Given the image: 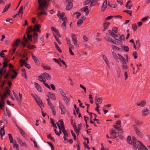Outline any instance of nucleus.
<instances>
[{
	"label": "nucleus",
	"mask_w": 150,
	"mask_h": 150,
	"mask_svg": "<svg viewBox=\"0 0 150 150\" xmlns=\"http://www.w3.org/2000/svg\"><path fill=\"white\" fill-rule=\"evenodd\" d=\"M10 75H11V78L12 79H14L16 78L17 76L18 75V73L15 71L11 69L9 71V72L7 73L4 76V78L6 79L8 78V76Z\"/></svg>",
	"instance_id": "nucleus-1"
},
{
	"label": "nucleus",
	"mask_w": 150,
	"mask_h": 150,
	"mask_svg": "<svg viewBox=\"0 0 150 150\" xmlns=\"http://www.w3.org/2000/svg\"><path fill=\"white\" fill-rule=\"evenodd\" d=\"M133 148L134 150H137L142 143L139 141H137L136 138L134 136L132 137Z\"/></svg>",
	"instance_id": "nucleus-2"
},
{
	"label": "nucleus",
	"mask_w": 150,
	"mask_h": 150,
	"mask_svg": "<svg viewBox=\"0 0 150 150\" xmlns=\"http://www.w3.org/2000/svg\"><path fill=\"white\" fill-rule=\"evenodd\" d=\"M38 2L39 4L38 9H43V7L47 6V3L45 0H38Z\"/></svg>",
	"instance_id": "nucleus-3"
},
{
	"label": "nucleus",
	"mask_w": 150,
	"mask_h": 150,
	"mask_svg": "<svg viewBox=\"0 0 150 150\" xmlns=\"http://www.w3.org/2000/svg\"><path fill=\"white\" fill-rule=\"evenodd\" d=\"M125 39L124 36L123 35H121L119 38V40L115 39V42H113L114 44L117 45H121Z\"/></svg>",
	"instance_id": "nucleus-4"
},
{
	"label": "nucleus",
	"mask_w": 150,
	"mask_h": 150,
	"mask_svg": "<svg viewBox=\"0 0 150 150\" xmlns=\"http://www.w3.org/2000/svg\"><path fill=\"white\" fill-rule=\"evenodd\" d=\"M58 17L59 19H61L63 21L62 24V26L64 29H66L67 28L66 24L67 22V18L66 17H65L63 18H62V16H58Z\"/></svg>",
	"instance_id": "nucleus-5"
},
{
	"label": "nucleus",
	"mask_w": 150,
	"mask_h": 150,
	"mask_svg": "<svg viewBox=\"0 0 150 150\" xmlns=\"http://www.w3.org/2000/svg\"><path fill=\"white\" fill-rule=\"evenodd\" d=\"M31 95L33 96L35 100L38 105H41L43 107H44V105L43 103L42 100L37 95H36V96H35L33 95L32 94Z\"/></svg>",
	"instance_id": "nucleus-6"
},
{
	"label": "nucleus",
	"mask_w": 150,
	"mask_h": 150,
	"mask_svg": "<svg viewBox=\"0 0 150 150\" xmlns=\"http://www.w3.org/2000/svg\"><path fill=\"white\" fill-rule=\"evenodd\" d=\"M32 27L31 26H30L26 30V34L27 35V38L30 41H32V35H29L30 32L32 30Z\"/></svg>",
	"instance_id": "nucleus-7"
},
{
	"label": "nucleus",
	"mask_w": 150,
	"mask_h": 150,
	"mask_svg": "<svg viewBox=\"0 0 150 150\" xmlns=\"http://www.w3.org/2000/svg\"><path fill=\"white\" fill-rule=\"evenodd\" d=\"M150 113V110L146 107H144L142 111L143 117H145Z\"/></svg>",
	"instance_id": "nucleus-8"
},
{
	"label": "nucleus",
	"mask_w": 150,
	"mask_h": 150,
	"mask_svg": "<svg viewBox=\"0 0 150 150\" xmlns=\"http://www.w3.org/2000/svg\"><path fill=\"white\" fill-rule=\"evenodd\" d=\"M46 7H43V9H40L42 10L40 12L38 13V17L39 19H40L41 16L43 14H44L46 15H47V13L45 11L46 10H47V8H45Z\"/></svg>",
	"instance_id": "nucleus-9"
},
{
	"label": "nucleus",
	"mask_w": 150,
	"mask_h": 150,
	"mask_svg": "<svg viewBox=\"0 0 150 150\" xmlns=\"http://www.w3.org/2000/svg\"><path fill=\"white\" fill-rule=\"evenodd\" d=\"M59 108L61 110V113L62 115H64L67 112V110L64 105L62 104L59 103Z\"/></svg>",
	"instance_id": "nucleus-10"
},
{
	"label": "nucleus",
	"mask_w": 150,
	"mask_h": 150,
	"mask_svg": "<svg viewBox=\"0 0 150 150\" xmlns=\"http://www.w3.org/2000/svg\"><path fill=\"white\" fill-rule=\"evenodd\" d=\"M57 124L59 129H60V128H61L62 129L65 128L64 125V122L62 120L59 121L57 123Z\"/></svg>",
	"instance_id": "nucleus-11"
},
{
	"label": "nucleus",
	"mask_w": 150,
	"mask_h": 150,
	"mask_svg": "<svg viewBox=\"0 0 150 150\" xmlns=\"http://www.w3.org/2000/svg\"><path fill=\"white\" fill-rule=\"evenodd\" d=\"M80 11H81L85 12V15L86 16L88 15L89 12V10H88V6H86L81 8L80 9Z\"/></svg>",
	"instance_id": "nucleus-12"
},
{
	"label": "nucleus",
	"mask_w": 150,
	"mask_h": 150,
	"mask_svg": "<svg viewBox=\"0 0 150 150\" xmlns=\"http://www.w3.org/2000/svg\"><path fill=\"white\" fill-rule=\"evenodd\" d=\"M110 24V22H107L106 21H105L103 24L104 28L103 30V31L104 32L107 29Z\"/></svg>",
	"instance_id": "nucleus-13"
},
{
	"label": "nucleus",
	"mask_w": 150,
	"mask_h": 150,
	"mask_svg": "<svg viewBox=\"0 0 150 150\" xmlns=\"http://www.w3.org/2000/svg\"><path fill=\"white\" fill-rule=\"evenodd\" d=\"M35 87L36 88L37 90L39 92H42V89L40 86V84L38 83L34 82Z\"/></svg>",
	"instance_id": "nucleus-14"
},
{
	"label": "nucleus",
	"mask_w": 150,
	"mask_h": 150,
	"mask_svg": "<svg viewBox=\"0 0 150 150\" xmlns=\"http://www.w3.org/2000/svg\"><path fill=\"white\" fill-rule=\"evenodd\" d=\"M51 29L52 31H54L57 35V37L58 38L61 37V36L59 33V31L56 28L52 26L51 27Z\"/></svg>",
	"instance_id": "nucleus-15"
},
{
	"label": "nucleus",
	"mask_w": 150,
	"mask_h": 150,
	"mask_svg": "<svg viewBox=\"0 0 150 150\" xmlns=\"http://www.w3.org/2000/svg\"><path fill=\"white\" fill-rule=\"evenodd\" d=\"M107 6V1L105 0L102 6L101 7V11L103 12L105 11Z\"/></svg>",
	"instance_id": "nucleus-16"
},
{
	"label": "nucleus",
	"mask_w": 150,
	"mask_h": 150,
	"mask_svg": "<svg viewBox=\"0 0 150 150\" xmlns=\"http://www.w3.org/2000/svg\"><path fill=\"white\" fill-rule=\"evenodd\" d=\"M21 41L19 39H16L14 42L13 44L12 45V47H17L21 43Z\"/></svg>",
	"instance_id": "nucleus-17"
},
{
	"label": "nucleus",
	"mask_w": 150,
	"mask_h": 150,
	"mask_svg": "<svg viewBox=\"0 0 150 150\" xmlns=\"http://www.w3.org/2000/svg\"><path fill=\"white\" fill-rule=\"evenodd\" d=\"M31 55L36 65H40V63L37 57H36L35 56H34L33 54H32Z\"/></svg>",
	"instance_id": "nucleus-18"
},
{
	"label": "nucleus",
	"mask_w": 150,
	"mask_h": 150,
	"mask_svg": "<svg viewBox=\"0 0 150 150\" xmlns=\"http://www.w3.org/2000/svg\"><path fill=\"white\" fill-rule=\"evenodd\" d=\"M73 7V4L71 2H69L66 6V9L67 10H69Z\"/></svg>",
	"instance_id": "nucleus-19"
},
{
	"label": "nucleus",
	"mask_w": 150,
	"mask_h": 150,
	"mask_svg": "<svg viewBox=\"0 0 150 150\" xmlns=\"http://www.w3.org/2000/svg\"><path fill=\"white\" fill-rule=\"evenodd\" d=\"M135 132L137 135L139 137L141 138H142L143 137V135H142V133L140 131L139 129H137L136 130H135Z\"/></svg>",
	"instance_id": "nucleus-20"
},
{
	"label": "nucleus",
	"mask_w": 150,
	"mask_h": 150,
	"mask_svg": "<svg viewBox=\"0 0 150 150\" xmlns=\"http://www.w3.org/2000/svg\"><path fill=\"white\" fill-rule=\"evenodd\" d=\"M42 76H43L47 79V80H50L51 79V76L47 73H44L42 74Z\"/></svg>",
	"instance_id": "nucleus-21"
},
{
	"label": "nucleus",
	"mask_w": 150,
	"mask_h": 150,
	"mask_svg": "<svg viewBox=\"0 0 150 150\" xmlns=\"http://www.w3.org/2000/svg\"><path fill=\"white\" fill-rule=\"evenodd\" d=\"M117 55L118 59L120 60L121 63H123L126 61L125 59L122 56L119 54H118Z\"/></svg>",
	"instance_id": "nucleus-22"
},
{
	"label": "nucleus",
	"mask_w": 150,
	"mask_h": 150,
	"mask_svg": "<svg viewBox=\"0 0 150 150\" xmlns=\"http://www.w3.org/2000/svg\"><path fill=\"white\" fill-rule=\"evenodd\" d=\"M117 55L118 59L120 60L121 63H123L126 61L125 59L122 56L119 54H118Z\"/></svg>",
	"instance_id": "nucleus-23"
},
{
	"label": "nucleus",
	"mask_w": 150,
	"mask_h": 150,
	"mask_svg": "<svg viewBox=\"0 0 150 150\" xmlns=\"http://www.w3.org/2000/svg\"><path fill=\"white\" fill-rule=\"evenodd\" d=\"M38 80L42 82L43 83L46 81V79L45 76H42V75L38 76Z\"/></svg>",
	"instance_id": "nucleus-24"
},
{
	"label": "nucleus",
	"mask_w": 150,
	"mask_h": 150,
	"mask_svg": "<svg viewBox=\"0 0 150 150\" xmlns=\"http://www.w3.org/2000/svg\"><path fill=\"white\" fill-rule=\"evenodd\" d=\"M127 62L125 61L123 63H122V69H124L126 70L128 68V67L127 65Z\"/></svg>",
	"instance_id": "nucleus-25"
},
{
	"label": "nucleus",
	"mask_w": 150,
	"mask_h": 150,
	"mask_svg": "<svg viewBox=\"0 0 150 150\" xmlns=\"http://www.w3.org/2000/svg\"><path fill=\"white\" fill-rule=\"evenodd\" d=\"M4 125L3 127L1 128V129H0V135L1 136V138L2 139H3L2 138V136L5 134V131L4 130Z\"/></svg>",
	"instance_id": "nucleus-26"
},
{
	"label": "nucleus",
	"mask_w": 150,
	"mask_h": 150,
	"mask_svg": "<svg viewBox=\"0 0 150 150\" xmlns=\"http://www.w3.org/2000/svg\"><path fill=\"white\" fill-rule=\"evenodd\" d=\"M104 38L108 42H111L113 44H114V42H115V39L114 40V39L112 40V38L109 37H105Z\"/></svg>",
	"instance_id": "nucleus-27"
},
{
	"label": "nucleus",
	"mask_w": 150,
	"mask_h": 150,
	"mask_svg": "<svg viewBox=\"0 0 150 150\" xmlns=\"http://www.w3.org/2000/svg\"><path fill=\"white\" fill-rule=\"evenodd\" d=\"M103 59L104 61H105L106 64L108 66L109 68H110V66L109 65V61L108 60V59L106 56L105 55H103Z\"/></svg>",
	"instance_id": "nucleus-28"
},
{
	"label": "nucleus",
	"mask_w": 150,
	"mask_h": 150,
	"mask_svg": "<svg viewBox=\"0 0 150 150\" xmlns=\"http://www.w3.org/2000/svg\"><path fill=\"white\" fill-rule=\"evenodd\" d=\"M50 107V108L51 110L52 111V112L54 115L55 116L56 115V110H55V108L54 106L53 105H52Z\"/></svg>",
	"instance_id": "nucleus-29"
},
{
	"label": "nucleus",
	"mask_w": 150,
	"mask_h": 150,
	"mask_svg": "<svg viewBox=\"0 0 150 150\" xmlns=\"http://www.w3.org/2000/svg\"><path fill=\"white\" fill-rule=\"evenodd\" d=\"M13 146L14 148H16V150H19V145L16 143V141L14 140L13 143Z\"/></svg>",
	"instance_id": "nucleus-30"
},
{
	"label": "nucleus",
	"mask_w": 150,
	"mask_h": 150,
	"mask_svg": "<svg viewBox=\"0 0 150 150\" xmlns=\"http://www.w3.org/2000/svg\"><path fill=\"white\" fill-rule=\"evenodd\" d=\"M95 100L98 103V104H100L102 102V99L101 98L98 97L97 96H95Z\"/></svg>",
	"instance_id": "nucleus-31"
},
{
	"label": "nucleus",
	"mask_w": 150,
	"mask_h": 150,
	"mask_svg": "<svg viewBox=\"0 0 150 150\" xmlns=\"http://www.w3.org/2000/svg\"><path fill=\"white\" fill-rule=\"evenodd\" d=\"M71 125L73 126L74 127V128H75L77 127V126L76 125V124L75 123V121L74 120V119L71 118Z\"/></svg>",
	"instance_id": "nucleus-32"
},
{
	"label": "nucleus",
	"mask_w": 150,
	"mask_h": 150,
	"mask_svg": "<svg viewBox=\"0 0 150 150\" xmlns=\"http://www.w3.org/2000/svg\"><path fill=\"white\" fill-rule=\"evenodd\" d=\"M41 26L38 25H35V27L33 28H32V30L31 31L35 32H36V30L40 29Z\"/></svg>",
	"instance_id": "nucleus-33"
},
{
	"label": "nucleus",
	"mask_w": 150,
	"mask_h": 150,
	"mask_svg": "<svg viewBox=\"0 0 150 150\" xmlns=\"http://www.w3.org/2000/svg\"><path fill=\"white\" fill-rule=\"evenodd\" d=\"M10 3L7 4L4 9L2 13H4L6 12V11H7L8 10V8H10Z\"/></svg>",
	"instance_id": "nucleus-34"
},
{
	"label": "nucleus",
	"mask_w": 150,
	"mask_h": 150,
	"mask_svg": "<svg viewBox=\"0 0 150 150\" xmlns=\"http://www.w3.org/2000/svg\"><path fill=\"white\" fill-rule=\"evenodd\" d=\"M127 142L130 144L132 145V140L131 137L128 136L127 138Z\"/></svg>",
	"instance_id": "nucleus-35"
},
{
	"label": "nucleus",
	"mask_w": 150,
	"mask_h": 150,
	"mask_svg": "<svg viewBox=\"0 0 150 150\" xmlns=\"http://www.w3.org/2000/svg\"><path fill=\"white\" fill-rule=\"evenodd\" d=\"M138 148L139 150H146V148L142 143L141 144Z\"/></svg>",
	"instance_id": "nucleus-36"
},
{
	"label": "nucleus",
	"mask_w": 150,
	"mask_h": 150,
	"mask_svg": "<svg viewBox=\"0 0 150 150\" xmlns=\"http://www.w3.org/2000/svg\"><path fill=\"white\" fill-rule=\"evenodd\" d=\"M20 133L24 137H26L27 136L26 133L24 132L23 130L21 128H18Z\"/></svg>",
	"instance_id": "nucleus-37"
},
{
	"label": "nucleus",
	"mask_w": 150,
	"mask_h": 150,
	"mask_svg": "<svg viewBox=\"0 0 150 150\" xmlns=\"http://www.w3.org/2000/svg\"><path fill=\"white\" fill-rule=\"evenodd\" d=\"M121 47L123 50L126 52H128L129 51V48L127 46L122 45Z\"/></svg>",
	"instance_id": "nucleus-38"
},
{
	"label": "nucleus",
	"mask_w": 150,
	"mask_h": 150,
	"mask_svg": "<svg viewBox=\"0 0 150 150\" xmlns=\"http://www.w3.org/2000/svg\"><path fill=\"white\" fill-rule=\"evenodd\" d=\"M111 48L113 50L115 51V50H119L120 51V50H121V49L120 48H119V47L114 45H112L111 46Z\"/></svg>",
	"instance_id": "nucleus-39"
},
{
	"label": "nucleus",
	"mask_w": 150,
	"mask_h": 150,
	"mask_svg": "<svg viewBox=\"0 0 150 150\" xmlns=\"http://www.w3.org/2000/svg\"><path fill=\"white\" fill-rule=\"evenodd\" d=\"M112 54L113 56V57L117 61V62H119L118 60V57L116 53L114 52H112Z\"/></svg>",
	"instance_id": "nucleus-40"
},
{
	"label": "nucleus",
	"mask_w": 150,
	"mask_h": 150,
	"mask_svg": "<svg viewBox=\"0 0 150 150\" xmlns=\"http://www.w3.org/2000/svg\"><path fill=\"white\" fill-rule=\"evenodd\" d=\"M48 93L50 94L51 99L54 100H56L55 96L54 93L50 92H49Z\"/></svg>",
	"instance_id": "nucleus-41"
},
{
	"label": "nucleus",
	"mask_w": 150,
	"mask_h": 150,
	"mask_svg": "<svg viewBox=\"0 0 150 150\" xmlns=\"http://www.w3.org/2000/svg\"><path fill=\"white\" fill-rule=\"evenodd\" d=\"M146 103V101L145 100H144L142 101L141 103H137V105L138 106H141L142 107H144Z\"/></svg>",
	"instance_id": "nucleus-42"
},
{
	"label": "nucleus",
	"mask_w": 150,
	"mask_h": 150,
	"mask_svg": "<svg viewBox=\"0 0 150 150\" xmlns=\"http://www.w3.org/2000/svg\"><path fill=\"white\" fill-rule=\"evenodd\" d=\"M54 44L55 45V47L58 51L59 53L62 52V51L59 48V47L58 46L57 44L55 42H54Z\"/></svg>",
	"instance_id": "nucleus-43"
},
{
	"label": "nucleus",
	"mask_w": 150,
	"mask_h": 150,
	"mask_svg": "<svg viewBox=\"0 0 150 150\" xmlns=\"http://www.w3.org/2000/svg\"><path fill=\"white\" fill-rule=\"evenodd\" d=\"M131 2V1L130 0L128 1L126 5L125 6V7L129 9H131V7L132 6V4H130L129 5H128Z\"/></svg>",
	"instance_id": "nucleus-44"
},
{
	"label": "nucleus",
	"mask_w": 150,
	"mask_h": 150,
	"mask_svg": "<svg viewBox=\"0 0 150 150\" xmlns=\"http://www.w3.org/2000/svg\"><path fill=\"white\" fill-rule=\"evenodd\" d=\"M108 5L109 6L113 8H115L117 6V5L116 4L112 3H108Z\"/></svg>",
	"instance_id": "nucleus-45"
},
{
	"label": "nucleus",
	"mask_w": 150,
	"mask_h": 150,
	"mask_svg": "<svg viewBox=\"0 0 150 150\" xmlns=\"http://www.w3.org/2000/svg\"><path fill=\"white\" fill-rule=\"evenodd\" d=\"M8 136L9 139L10 140V143H13V140L12 135L11 134H8Z\"/></svg>",
	"instance_id": "nucleus-46"
},
{
	"label": "nucleus",
	"mask_w": 150,
	"mask_h": 150,
	"mask_svg": "<svg viewBox=\"0 0 150 150\" xmlns=\"http://www.w3.org/2000/svg\"><path fill=\"white\" fill-rule=\"evenodd\" d=\"M27 48L29 50H32L35 48L36 47L34 45H30V44H28L27 45Z\"/></svg>",
	"instance_id": "nucleus-47"
},
{
	"label": "nucleus",
	"mask_w": 150,
	"mask_h": 150,
	"mask_svg": "<svg viewBox=\"0 0 150 150\" xmlns=\"http://www.w3.org/2000/svg\"><path fill=\"white\" fill-rule=\"evenodd\" d=\"M19 62L21 63L20 66L22 67H23V65H25V61L24 60H23V59H21L19 60Z\"/></svg>",
	"instance_id": "nucleus-48"
},
{
	"label": "nucleus",
	"mask_w": 150,
	"mask_h": 150,
	"mask_svg": "<svg viewBox=\"0 0 150 150\" xmlns=\"http://www.w3.org/2000/svg\"><path fill=\"white\" fill-rule=\"evenodd\" d=\"M47 138L48 139H50L51 140L53 141L54 142H55L54 139L51 136V134H50L47 136Z\"/></svg>",
	"instance_id": "nucleus-49"
},
{
	"label": "nucleus",
	"mask_w": 150,
	"mask_h": 150,
	"mask_svg": "<svg viewBox=\"0 0 150 150\" xmlns=\"http://www.w3.org/2000/svg\"><path fill=\"white\" fill-rule=\"evenodd\" d=\"M62 131L63 133H64V137H68V134L66 130L65 129V128H64L63 129H62Z\"/></svg>",
	"instance_id": "nucleus-50"
},
{
	"label": "nucleus",
	"mask_w": 150,
	"mask_h": 150,
	"mask_svg": "<svg viewBox=\"0 0 150 150\" xmlns=\"http://www.w3.org/2000/svg\"><path fill=\"white\" fill-rule=\"evenodd\" d=\"M118 135L117 136V137H118V138L121 140H122L123 139V137L122 134L119 132H118Z\"/></svg>",
	"instance_id": "nucleus-51"
},
{
	"label": "nucleus",
	"mask_w": 150,
	"mask_h": 150,
	"mask_svg": "<svg viewBox=\"0 0 150 150\" xmlns=\"http://www.w3.org/2000/svg\"><path fill=\"white\" fill-rule=\"evenodd\" d=\"M121 72L120 69L119 68H118L117 69V76L119 78L120 76Z\"/></svg>",
	"instance_id": "nucleus-52"
},
{
	"label": "nucleus",
	"mask_w": 150,
	"mask_h": 150,
	"mask_svg": "<svg viewBox=\"0 0 150 150\" xmlns=\"http://www.w3.org/2000/svg\"><path fill=\"white\" fill-rule=\"evenodd\" d=\"M53 35L54 38H55L56 40L57 41L58 44L59 45L61 44V42L60 41L59 39L58 38V37L56 36V35H55V34L54 33H53Z\"/></svg>",
	"instance_id": "nucleus-53"
},
{
	"label": "nucleus",
	"mask_w": 150,
	"mask_h": 150,
	"mask_svg": "<svg viewBox=\"0 0 150 150\" xmlns=\"http://www.w3.org/2000/svg\"><path fill=\"white\" fill-rule=\"evenodd\" d=\"M47 96L48 98L46 100L48 104V105L49 106H50L52 105H52V103L50 102V100L49 96L47 95Z\"/></svg>",
	"instance_id": "nucleus-54"
},
{
	"label": "nucleus",
	"mask_w": 150,
	"mask_h": 150,
	"mask_svg": "<svg viewBox=\"0 0 150 150\" xmlns=\"http://www.w3.org/2000/svg\"><path fill=\"white\" fill-rule=\"evenodd\" d=\"M58 16H62V18H63L65 16V13L64 12H62V14H61L60 12L59 11H58L57 14V16L58 17Z\"/></svg>",
	"instance_id": "nucleus-55"
},
{
	"label": "nucleus",
	"mask_w": 150,
	"mask_h": 150,
	"mask_svg": "<svg viewBox=\"0 0 150 150\" xmlns=\"http://www.w3.org/2000/svg\"><path fill=\"white\" fill-rule=\"evenodd\" d=\"M63 97V100L65 101L67 103H69V99L67 98V97L66 96V95L64 96Z\"/></svg>",
	"instance_id": "nucleus-56"
},
{
	"label": "nucleus",
	"mask_w": 150,
	"mask_h": 150,
	"mask_svg": "<svg viewBox=\"0 0 150 150\" xmlns=\"http://www.w3.org/2000/svg\"><path fill=\"white\" fill-rule=\"evenodd\" d=\"M135 123L138 125H140L143 124V122L142 121H139L137 120H135Z\"/></svg>",
	"instance_id": "nucleus-57"
},
{
	"label": "nucleus",
	"mask_w": 150,
	"mask_h": 150,
	"mask_svg": "<svg viewBox=\"0 0 150 150\" xmlns=\"http://www.w3.org/2000/svg\"><path fill=\"white\" fill-rule=\"evenodd\" d=\"M117 133L118 132H116L115 134H114L112 135V136L110 137V138L112 139H115L117 137Z\"/></svg>",
	"instance_id": "nucleus-58"
},
{
	"label": "nucleus",
	"mask_w": 150,
	"mask_h": 150,
	"mask_svg": "<svg viewBox=\"0 0 150 150\" xmlns=\"http://www.w3.org/2000/svg\"><path fill=\"white\" fill-rule=\"evenodd\" d=\"M16 48L15 47L13 48V50L12 52V50H9V52H10V54H11L12 55H13L14 53H15V51H16Z\"/></svg>",
	"instance_id": "nucleus-59"
},
{
	"label": "nucleus",
	"mask_w": 150,
	"mask_h": 150,
	"mask_svg": "<svg viewBox=\"0 0 150 150\" xmlns=\"http://www.w3.org/2000/svg\"><path fill=\"white\" fill-rule=\"evenodd\" d=\"M132 28L135 32L137 28V26L136 24H134L132 25Z\"/></svg>",
	"instance_id": "nucleus-60"
},
{
	"label": "nucleus",
	"mask_w": 150,
	"mask_h": 150,
	"mask_svg": "<svg viewBox=\"0 0 150 150\" xmlns=\"http://www.w3.org/2000/svg\"><path fill=\"white\" fill-rule=\"evenodd\" d=\"M61 59L60 58H59L58 59H57L56 58H54L53 59V60L54 62L58 64L60 62Z\"/></svg>",
	"instance_id": "nucleus-61"
},
{
	"label": "nucleus",
	"mask_w": 150,
	"mask_h": 150,
	"mask_svg": "<svg viewBox=\"0 0 150 150\" xmlns=\"http://www.w3.org/2000/svg\"><path fill=\"white\" fill-rule=\"evenodd\" d=\"M59 91L61 94V95L62 96H64L65 95V94L64 92L63 89L62 88H59Z\"/></svg>",
	"instance_id": "nucleus-62"
},
{
	"label": "nucleus",
	"mask_w": 150,
	"mask_h": 150,
	"mask_svg": "<svg viewBox=\"0 0 150 150\" xmlns=\"http://www.w3.org/2000/svg\"><path fill=\"white\" fill-rule=\"evenodd\" d=\"M124 12H126L130 16H132V12L131 11L128 10H124L123 11Z\"/></svg>",
	"instance_id": "nucleus-63"
},
{
	"label": "nucleus",
	"mask_w": 150,
	"mask_h": 150,
	"mask_svg": "<svg viewBox=\"0 0 150 150\" xmlns=\"http://www.w3.org/2000/svg\"><path fill=\"white\" fill-rule=\"evenodd\" d=\"M6 81L5 80H4L3 81H2L1 84H0V87L3 88L4 85L5 84Z\"/></svg>",
	"instance_id": "nucleus-64"
}]
</instances>
